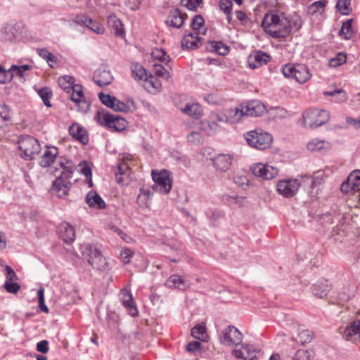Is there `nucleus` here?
<instances>
[{
    "label": "nucleus",
    "mask_w": 360,
    "mask_h": 360,
    "mask_svg": "<svg viewBox=\"0 0 360 360\" xmlns=\"http://www.w3.org/2000/svg\"><path fill=\"white\" fill-rule=\"evenodd\" d=\"M295 25L283 13L278 11L266 13L262 22L264 31L274 38L287 37Z\"/></svg>",
    "instance_id": "1"
},
{
    "label": "nucleus",
    "mask_w": 360,
    "mask_h": 360,
    "mask_svg": "<svg viewBox=\"0 0 360 360\" xmlns=\"http://www.w3.org/2000/svg\"><path fill=\"white\" fill-rule=\"evenodd\" d=\"M82 255L87 259L88 263L95 269L105 270L108 266L106 259L103 257L101 250L95 245L83 243L80 245Z\"/></svg>",
    "instance_id": "2"
},
{
    "label": "nucleus",
    "mask_w": 360,
    "mask_h": 360,
    "mask_svg": "<svg viewBox=\"0 0 360 360\" xmlns=\"http://www.w3.org/2000/svg\"><path fill=\"white\" fill-rule=\"evenodd\" d=\"M281 72L285 77L294 79L299 84L306 83L312 76L308 66L301 63L284 65Z\"/></svg>",
    "instance_id": "3"
},
{
    "label": "nucleus",
    "mask_w": 360,
    "mask_h": 360,
    "mask_svg": "<svg viewBox=\"0 0 360 360\" xmlns=\"http://www.w3.org/2000/svg\"><path fill=\"white\" fill-rule=\"evenodd\" d=\"M244 137L250 146L258 150L268 148L273 141L272 136L261 129L248 131Z\"/></svg>",
    "instance_id": "4"
},
{
    "label": "nucleus",
    "mask_w": 360,
    "mask_h": 360,
    "mask_svg": "<svg viewBox=\"0 0 360 360\" xmlns=\"http://www.w3.org/2000/svg\"><path fill=\"white\" fill-rule=\"evenodd\" d=\"M21 150V157L25 160H32L35 158L41 150V146L36 139L31 136H22L18 141Z\"/></svg>",
    "instance_id": "5"
},
{
    "label": "nucleus",
    "mask_w": 360,
    "mask_h": 360,
    "mask_svg": "<svg viewBox=\"0 0 360 360\" xmlns=\"http://www.w3.org/2000/svg\"><path fill=\"white\" fill-rule=\"evenodd\" d=\"M305 127L316 128L324 124L329 119V112L322 109H309L302 113Z\"/></svg>",
    "instance_id": "6"
},
{
    "label": "nucleus",
    "mask_w": 360,
    "mask_h": 360,
    "mask_svg": "<svg viewBox=\"0 0 360 360\" xmlns=\"http://www.w3.org/2000/svg\"><path fill=\"white\" fill-rule=\"evenodd\" d=\"M95 119L100 124L115 128L118 131L124 130L127 127V121L124 118L108 112L98 111Z\"/></svg>",
    "instance_id": "7"
},
{
    "label": "nucleus",
    "mask_w": 360,
    "mask_h": 360,
    "mask_svg": "<svg viewBox=\"0 0 360 360\" xmlns=\"http://www.w3.org/2000/svg\"><path fill=\"white\" fill-rule=\"evenodd\" d=\"M152 178L154 181L152 191L159 192L161 194H167L172 188V179L166 170L157 172L152 171Z\"/></svg>",
    "instance_id": "8"
},
{
    "label": "nucleus",
    "mask_w": 360,
    "mask_h": 360,
    "mask_svg": "<svg viewBox=\"0 0 360 360\" xmlns=\"http://www.w3.org/2000/svg\"><path fill=\"white\" fill-rule=\"evenodd\" d=\"M243 339L242 333L234 326L225 328L219 335V342L226 346L238 345Z\"/></svg>",
    "instance_id": "9"
},
{
    "label": "nucleus",
    "mask_w": 360,
    "mask_h": 360,
    "mask_svg": "<svg viewBox=\"0 0 360 360\" xmlns=\"http://www.w3.org/2000/svg\"><path fill=\"white\" fill-rule=\"evenodd\" d=\"M299 190L298 180L295 179H286L280 180L277 183V191L285 198L294 196Z\"/></svg>",
    "instance_id": "10"
},
{
    "label": "nucleus",
    "mask_w": 360,
    "mask_h": 360,
    "mask_svg": "<svg viewBox=\"0 0 360 360\" xmlns=\"http://www.w3.org/2000/svg\"><path fill=\"white\" fill-rule=\"evenodd\" d=\"M250 169L253 175L266 180L272 179L278 174L276 168L262 163L252 165Z\"/></svg>",
    "instance_id": "11"
},
{
    "label": "nucleus",
    "mask_w": 360,
    "mask_h": 360,
    "mask_svg": "<svg viewBox=\"0 0 360 360\" xmlns=\"http://www.w3.org/2000/svg\"><path fill=\"white\" fill-rule=\"evenodd\" d=\"M72 94L70 95V99L75 103L76 106L78 108V110L86 112L89 109L90 105L86 101L82 86L79 84H75L72 88Z\"/></svg>",
    "instance_id": "12"
},
{
    "label": "nucleus",
    "mask_w": 360,
    "mask_h": 360,
    "mask_svg": "<svg viewBox=\"0 0 360 360\" xmlns=\"http://www.w3.org/2000/svg\"><path fill=\"white\" fill-rule=\"evenodd\" d=\"M241 105L243 108L245 116L259 117L266 111L264 104L259 100H252L246 103H243Z\"/></svg>",
    "instance_id": "13"
},
{
    "label": "nucleus",
    "mask_w": 360,
    "mask_h": 360,
    "mask_svg": "<svg viewBox=\"0 0 360 360\" xmlns=\"http://www.w3.org/2000/svg\"><path fill=\"white\" fill-rule=\"evenodd\" d=\"M342 337L347 341L360 343V319L354 320L344 329Z\"/></svg>",
    "instance_id": "14"
},
{
    "label": "nucleus",
    "mask_w": 360,
    "mask_h": 360,
    "mask_svg": "<svg viewBox=\"0 0 360 360\" xmlns=\"http://www.w3.org/2000/svg\"><path fill=\"white\" fill-rule=\"evenodd\" d=\"M120 296L122 304L128 310L129 314L133 317L136 316L139 311L131 292L127 288H123L120 291Z\"/></svg>",
    "instance_id": "15"
},
{
    "label": "nucleus",
    "mask_w": 360,
    "mask_h": 360,
    "mask_svg": "<svg viewBox=\"0 0 360 360\" xmlns=\"http://www.w3.org/2000/svg\"><path fill=\"white\" fill-rule=\"evenodd\" d=\"M270 58V56L266 53L262 51H257L249 56L248 63L252 69H256L267 64Z\"/></svg>",
    "instance_id": "16"
},
{
    "label": "nucleus",
    "mask_w": 360,
    "mask_h": 360,
    "mask_svg": "<svg viewBox=\"0 0 360 360\" xmlns=\"http://www.w3.org/2000/svg\"><path fill=\"white\" fill-rule=\"evenodd\" d=\"M212 160L217 170L225 172L232 164L233 156L230 154H219Z\"/></svg>",
    "instance_id": "17"
},
{
    "label": "nucleus",
    "mask_w": 360,
    "mask_h": 360,
    "mask_svg": "<svg viewBox=\"0 0 360 360\" xmlns=\"http://www.w3.org/2000/svg\"><path fill=\"white\" fill-rule=\"evenodd\" d=\"M113 77L110 70L105 68L97 69L94 73V80L99 86H104L110 84Z\"/></svg>",
    "instance_id": "18"
},
{
    "label": "nucleus",
    "mask_w": 360,
    "mask_h": 360,
    "mask_svg": "<svg viewBox=\"0 0 360 360\" xmlns=\"http://www.w3.org/2000/svg\"><path fill=\"white\" fill-rule=\"evenodd\" d=\"M257 350L253 345H243L240 349H234L233 354L236 358H240L245 360H255L257 359Z\"/></svg>",
    "instance_id": "19"
},
{
    "label": "nucleus",
    "mask_w": 360,
    "mask_h": 360,
    "mask_svg": "<svg viewBox=\"0 0 360 360\" xmlns=\"http://www.w3.org/2000/svg\"><path fill=\"white\" fill-rule=\"evenodd\" d=\"M58 164L61 169L60 174L57 178H61L63 181L72 177L75 171V165L71 160H68L62 157L58 158Z\"/></svg>",
    "instance_id": "20"
},
{
    "label": "nucleus",
    "mask_w": 360,
    "mask_h": 360,
    "mask_svg": "<svg viewBox=\"0 0 360 360\" xmlns=\"http://www.w3.org/2000/svg\"><path fill=\"white\" fill-rule=\"evenodd\" d=\"M107 22L111 32H113L116 37L122 38L125 37L124 25L122 21L115 14H111L108 17Z\"/></svg>",
    "instance_id": "21"
},
{
    "label": "nucleus",
    "mask_w": 360,
    "mask_h": 360,
    "mask_svg": "<svg viewBox=\"0 0 360 360\" xmlns=\"http://www.w3.org/2000/svg\"><path fill=\"white\" fill-rule=\"evenodd\" d=\"M60 237L65 243H70L75 239V231L74 227L68 222H62L58 227Z\"/></svg>",
    "instance_id": "22"
},
{
    "label": "nucleus",
    "mask_w": 360,
    "mask_h": 360,
    "mask_svg": "<svg viewBox=\"0 0 360 360\" xmlns=\"http://www.w3.org/2000/svg\"><path fill=\"white\" fill-rule=\"evenodd\" d=\"M58 155V149L55 146H47L41 157L39 164L43 167H49Z\"/></svg>",
    "instance_id": "23"
},
{
    "label": "nucleus",
    "mask_w": 360,
    "mask_h": 360,
    "mask_svg": "<svg viewBox=\"0 0 360 360\" xmlns=\"http://www.w3.org/2000/svg\"><path fill=\"white\" fill-rule=\"evenodd\" d=\"M165 285L170 288H178L185 290L189 287L190 283L184 277L174 274L169 277L166 281Z\"/></svg>",
    "instance_id": "24"
},
{
    "label": "nucleus",
    "mask_w": 360,
    "mask_h": 360,
    "mask_svg": "<svg viewBox=\"0 0 360 360\" xmlns=\"http://www.w3.org/2000/svg\"><path fill=\"white\" fill-rule=\"evenodd\" d=\"M71 184L68 181H65L61 178H56L53 182L51 191L52 193H56L58 197L62 198L68 194Z\"/></svg>",
    "instance_id": "25"
},
{
    "label": "nucleus",
    "mask_w": 360,
    "mask_h": 360,
    "mask_svg": "<svg viewBox=\"0 0 360 360\" xmlns=\"http://www.w3.org/2000/svg\"><path fill=\"white\" fill-rule=\"evenodd\" d=\"M19 37L18 30L11 25H5L0 30V41L2 42H13Z\"/></svg>",
    "instance_id": "26"
},
{
    "label": "nucleus",
    "mask_w": 360,
    "mask_h": 360,
    "mask_svg": "<svg viewBox=\"0 0 360 360\" xmlns=\"http://www.w3.org/2000/svg\"><path fill=\"white\" fill-rule=\"evenodd\" d=\"M184 19L183 14L179 9L170 11L165 22L169 27L180 28L184 24Z\"/></svg>",
    "instance_id": "27"
},
{
    "label": "nucleus",
    "mask_w": 360,
    "mask_h": 360,
    "mask_svg": "<svg viewBox=\"0 0 360 360\" xmlns=\"http://www.w3.org/2000/svg\"><path fill=\"white\" fill-rule=\"evenodd\" d=\"M153 195V191L149 187H142L136 198V202L141 208H147L150 205V200Z\"/></svg>",
    "instance_id": "28"
},
{
    "label": "nucleus",
    "mask_w": 360,
    "mask_h": 360,
    "mask_svg": "<svg viewBox=\"0 0 360 360\" xmlns=\"http://www.w3.org/2000/svg\"><path fill=\"white\" fill-rule=\"evenodd\" d=\"M226 116L227 117L228 123H238L245 116L243 112V108L241 104L234 108H228L224 110Z\"/></svg>",
    "instance_id": "29"
},
{
    "label": "nucleus",
    "mask_w": 360,
    "mask_h": 360,
    "mask_svg": "<svg viewBox=\"0 0 360 360\" xmlns=\"http://www.w3.org/2000/svg\"><path fill=\"white\" fill-rule=\"evenodd\" d=\"M86 202L90 207L95 209H104L105 202L103 198L94 191H89L86 196Z\"/></svg>",
    "instance_id": "30"
},
{
    "label": "nucleus",
    "mask_w": 360,
    "mask_h": 360,
    "mask_svg": "<svg viewBox=\"0 0 360 360\" xmlns=\"http://www.w3.org/2000/svg\"><path fill=\"white\" fill-rule=\"evenodd\" d=\"M69 131L70 135L75 139L85 144L88 142V136L86 130L77 124H74L70 127Z\"/></svg>",
    "instance_id": "31"
},
{
    "label": "nucleus",
    "mask_w": 360,
    "mask_h": 360,
    "mask_svg": "<svg viewBox=\"0 0 360 360\" xmlns=\"http://www.w3.org/2000/svg\"><path fill=\"white\" fill-rule=\"evenodd\" d=\"M201 44L200 38L193 33L190 32L185 34L181 40V46L184 48L195 49L199 47Z\"/></svg>",
    "instance_id": "32"
},
{
    "label": "nucleus",
    "mask_w": 360,
    "mask_h": 360,
    "mask_svg": "<svg viewBox=\"0 0 360 360\" xmlns=\"http://www.w3.org/2000/svg\"><path fill=\"white\" fill-rule=\"evenodd\" d=\"M206 49L210 52H214L221 56L226 55L229 51V47L221 41H210L206 44Z\"/></svg>",
    "instance_id": "33"
},
{
    "label": "nucleus",
    "mask_w": 360,
    "mask_h": 360,
    "mask_svg": "<svg viewBox=\"0 0 360 360\" xmlns=\"http://www.w3.org/2000/svg\"><path fill=\"white\" fill-rule=\"evenodd\" d=\"M179 108L185 115L196 119L202 115L201 108L198 103H186L184 106H179Z\"/></svg>",
    "instance_id": "34"
},
{
    "label": "nucleus",
    "mask_w": 360,
    "mask_h": 360,
    "mask_svg": "<svg viewBox=\"0 0 360 360\" xmlns=\"http://www.w3.org/2000/svg\"><path fill=\"white\" fill-rule=\"evenodd\" d=\"M78 21L96 34H101L104 32L103 27L101 26L99 22L93 20L91 18L86 16H82L79 18Z\"/></svg>",
    "instance_id": "35"
},
{
    "label": "nucleus",
    "mask_w": 360,
    "mask_h": 360,
    "mask_svg": "<svg viewBox=\"0 0 360 360\" xmlns=\"http://www.w3.org/2000/svg\"><path fill=\"white\" fill-rule=\"evenodd\" d=\"M330 290V285L328 281L318 282L312 287V292L314 296L323 298Z\"/></svg>",
    "instance_id": "36"
},
{
    "label": "nucleus",
    "mask_w": 360,
    "mask_h": 360,
    "mask_svg": "<svg viewBox=\"0 0 360 360\" xmlns=\"http://www.w3.org/2000/svg\"><path fill=\"white\" fill-rule=\"evenodd\" d=\"M329 143L326 141L313 139L307 143V149L312 152L323 153L329 148Z\"/></svg>",
    "instance_id": "37"
},
{
    "label": "nucleus",
    "mask_w": 360,
    "mask_h": 360,
    "mask_svg": "<svg viewBox=\"0 0 360 360\" xmlns=\"http://www.w3.org/2000/svg\"><path fill=\"white\" fill-rule=\"evenodd\" d=\"M295 179L298 180L299 188L302 187L305 191L311 193L314 189L311 175H301Z\"/></svg>",
    "instance_id": "38"
},
{
    "label": "nucleus",
    "mask_w": 360,
    "mask_h": 360,
    "mask_svg": "<svg viewBox=\"0 0 360 360\" xmlns=\"http://www.w3.org/2000/svg\"><path fill=\"white\" fill-rule=\"evenodd\" d=\"M233 182L243 190H247L250 186V181L248 176L240 172L233 176Z\"/></svg>",
    "instance_id": "39"
},
{
    "label": "nucleus",
    "mask_w": 360,
    "mask_h": 360,
    "mask_svg": "<svg viewBox=\"0 0 360 360\" xmlns=\"http://www.w3.org/2000/svg\"><path fill=\"white\" fill-rule=\"evenodd\" d=\"M205 24L204 18L200 15H196L193 17L191 22L192 29L198 31V34H205L206 29L203 28Z\"/></svg>",
    "instance_id": "40"
},
{
    "label": "nucleus",
    "mask_w": 360,
    "mask_h": 360,
    "mask_svg": "<svg viewBox=\"0 0 360 360\" xmlns=\"http://www.w3.org/2000/svg\"><path fill=\"white\" fill-rule=\"evenodd\" d=\"M325 96H332L334 98V101L336 103L345 102L347 98V93L341 89H338L333 91H327L323 93Z\"/></svg>",
    "instance_id": "41"
},
{
    "label": "nucleus",
    "mask_w": 360,
    "mask_h": 360,
    "mask_svg": "<svg viewBox=\"0 0 360 360\" xmlns=\"http://www.w3.org/2000/svg\"><path fill=\"white\" fill-rule=\"evenodd\" d=\"M58 82L60 87L67 91H70L75 85L74 84V78L68 75L60 77Z\"/></svg>",
    "instance_id": "42"
},
{
    "label": "nucleus",
    "mask_w": 360,
    "mask_h": 360,
    "mask_svg": "<svg viewBox=\"0 0 360 360\" xmlns=\"http://www.w3.org/2000/svg\"><path fill=\"white\" fill-rule=\"evenodd\" d=\"M352 19L347 20L345 22L342 23L341 29L339 32L340 35L344 36V38L345 39H349L352 36Z\"/></svg>",
    "instance_id": "43"
},
{
    "label": "nucleus",
    "mask_w": 360,
    "mask_h": 360,
    "mask_svg": "<svg viewBox=\"0 0 360 360\" xmlns=\"http://www.w3.org/2000/svg\"><path fill=\"white\" fill-rule=\"evenodd\" d=\"M32 66L30 65H22L20 66L12 65L9 70L10 75H12V78L14 76L22 77L24 76V72L30 70Z\"/></svg>",
    "instance_id": "44"
},
{
    "label": "nucleus",
    "mask_w": 360,
    "mask_h": 360,
    "mask_svg": "<svg viewBox=\"0 0 360 360\" xmlns=\"http://www.w3.org/2000/svg\"><path fill=\"white\" fill-rule=\"evenodd\" d=\"M153 70L155 74L165 79L166 81H170L171 80V75L168 70L165 68L164 66H162L160 64H154L153 65Z\"/></svg>",
    "instance_id": "45"
},
{
    "label": "nucleus",
    "mask_w": 360,
    "mask_h": 360,
    "mask_svg": "<svg viewBox=\"0 0 360 360\" xmlns=\"http://www.w3.org/2000/svg\"><path fill=\"white\" fill-rule=\"evenodd\" d=\"M187 141L192 145H200L204 142V136L199 131H192L187 135Z\"/></svg>",
    "instance_id": "46"
},
{
    "label": "nucleus",
    "mask_w": 360,
    "mask_h": 360,
    "mask_svg": "<svg viewBox=\"0 0 360 360\" xmlns=\"http://www.w3.org/2000/svg\"><path fill=\"white\" fill-rule=\"evenodd\" d=\"M191 335L201 341H204L207 337L206 328L203 325H197L191 330Z\"/></svg>",
    "instance_id": "47"
},
{
    "label": "nucleus",
    "mask_w": 360,
    "mask_h": 360,
    "mask_svg": "<svg viewBox=\"0 0 360 360\" xmlns=\"http://www.w3.org/2000/svg\"><path fill=\"white\" fill-rule=\"evenodd\" d=\"M38 95L42 99L44 104L46 107H51V103L50 99L52 97V91L48 87H44L38 91Z\"/></svg>",
    "instance_id": "48"
},
{
    "label": "nucleus",
    "mask_w": 360,
    "mask_h": 360,
    "mask_svg": "<svg viewBox=\"0 0 360 360\" xmlns=\"http://www.w3.org/2000/svg\"><path fill=\"white\" fill-rule=\"evenodd\" d=\"M37 53L40 57L46 60L51 67H53V63H56V56L46 49H38Z\"/></svg>",
    "instance_id": "49"
},
{
    "label": "nucleus",
    "mask_w": 360,
    "mask_h": 360,
    "mask_svg": "<svg viewBox=\"0 0 360 360\" xmlns=\"http://www.w3.org/2000/svg\"><path fill=\"white\" fill-rule=\"evenodd\" d=\"M152 56L154 59H157L160 62L165 63L166 65H168V63L170 60L169 56H168L162 49H155L153 51Z\"/></svg>",
    "instance_id": "50"
},
{
    "label": "nucleus",
    "mask_w": 360,
    "mask_h": 360,
    "mask_svg": "<svg viewBox=\"0 0 360 360\" xmlns=\"http://www.w3.org/2000/svg\"><path fill=\"white\" fill-rule=\"evenodd\" d=\"M313 338V333L309 330H302L299 332L296 341L301 345L310 342Z\"/></svg>",
    "instance_id": "51"
},
{
    "label": "nucleus",
    "mask_w": 360,
    "mask_h": 360,
    "mask_svg": "<svg viewBox=\"0 0 360 360\" xmlns=\"http://www.w3.org/2000/svg\"><path fill=\"white\" fill-rule=\"evenodd\" d=\"M202 124L204 126V129L206 130L205 125L208 127L210 131L209 133H218L221 131V125L216 122L210 116L209 117V120L206 122H203Z\"/></svg>",
    "instance_id": "52"
},
{
    "label": "nucleus",
    "mask_w": 360,
    "mask_h": 360,
    "mask_svg": "<svg viewBox=\"0 0 360 360\" xmlns=\"http://www.w3.org/2000/svg\"><path fill=\"white\" fill-rule=\"evenodd\" d=\"M146 70L139 65H135L132 68V77L135 79H146Z\"/></svg>",
    "instance_id": "53"
},
{
    "label": "nucleus",
    "mask_w": 360,
    "mask_h": 360,
    "mask_svg": "<svg viewBox=\"0 0 360 360\" xmlns=\"http://www.w3.org/2000/svg\"><path fill=\"white\" fill-rule=\"evenodd\" d=\"M12 117V111L6 104L0 105V118L3 122H9Z\"/></svg>",
    "instance_id": "54"
},
{
    "label": "nucleus",
    "mask_w": 360,
    "mask_h": 360,
    "mask_svg": "<svg viewBox=\"0 0 360 360\" xmlns=\"http://www.w3.org/2000/svg\"><path fill=\"white\" fill-rule=\"evenodd\" d=\"M350 0H338L336 4L337 9L342 15H348L350 12Z\"/></svg>",
    "instance_id": "55"
},
{
    "label": "nucleus",
    "mask_w": 360,
    "mask_h": 360,
    "mask_svg": "<svg viewBox=\"0 0 360 360\" xmlns=\"http://www.w3.org/2000/svg\"><path fill=\"white\" fill-rule=\"evenodd\" d=\"M235 14L236 20L238 21L240 25L247 26L250 23V18L243 11H236Z\"/></svg>",
    "instance_id": "56"
},
{
    "label": "nucleus",
    "mask_w": 360,
    "mask_h": 360,
    "mask_svg": "<svg viewBox=\"0 0 360 360\" xmlns=\"http://www.w3.org/2000/svg\"><path fill=\"white\" fill-rule=\"evenodd\" d=\"M346 55L342 53H339L336 57L331 58L329 60V65L333 68H336L344 64L346 62Z\"/></svg>",
    "instance_id": "57"
},
{
    "label": "nucleus",
    "mask_w": 360,
    "mask_h": 360,
    "mask_svg": "<svg viewBox=\"0 0 360 360\" xmlns=\"http://www.w3.org/2000/svg\"><path fill=\"white\" fill-rule=\"evenodd\" d=\"M98 97L103 104L110 108L114 105V103H115L116 101L115 97L112 96L109 94H105L101 92L98 94Z\"/></svg>",
    "instance_id": "58"
},
{
    "label": "nucleus",
    "mask_w": 360,
    "mask_h": 360,
    "mask_svg": "<svg viewBox=\"0 0 360 360\" xmlns=\"http://www.w3.org/2000/svg\"><path fill=\"white\" fill-rule=\"evenodd\" d=\"M311 356V351L308 349H299L293 356L292 360H309Z\"/></svg>",
    "instance_id": "59"
},
{
    "label": "nucleus",
    "mask_w": 360,
    "mask_h": 360,
    "mask_svg": "<svg viewBox=\"0 0 360 360\" xmlns=\"http://www.w3.org/2000/svg\"><path fill=\"white\" fill-rule=\"evenodd\" d=\"M37 297L39 300V307L43 312L48 313L49 309L45 304L44 299V290L43 288H40L37 290Z\"/></svg>",
    "instance_id": "60"
},
{
    "label": "nucleus",
    "mask_w": 360,
    "mask_h": 360,
    "mask_svg": "<svg viewBox=\"0 0 360 360\" xmlns=\"http://www.w3.org/2000/svg\"><path fill=\"white\" fill-rule=\"evenodd\" d=\"M181 4L188 10H195L202 4V0H181Z\"/></svg>",
    "instance_id": "61"
},
{
    "label": "nucleus",
    "mask_w": 360,
    "mask_h": 360,
    "mask_svg": "<svg viewBox=\"0 0 360 360\" xmlns=\"http://www.w3.org/2000/svg\"><path fill=\"white\" fill-rule=\"evenodd\" d=\"M204 100L210 105L221 104V98L215 94H208L204 96Z\"/></svg>",
    "instance_id": "62"
},
{
    "label": "nucleus",
    "mask_w": 360,
    "mask_h": 360,
    "mask_svg": "<svg viewBox=\"0 0 360 360\" xmlns=\"http://www.w3.org/2000/svg\"><path fill=\"white\" fill-rule=\"evenodd\" d=\"M232 6L233 3L231 0H219V9L223 11L224 14H229V11H232Z\"/></svg>",
    "instance_id": "63"
},
{
    "label": "nucleus",
    "mask_w": 360,
    "mask_h": 360,
    "mask_svg": "<svg viewBox=\"0 0 360 360\" xmlns=\"http://www.w3.org/2000/svg\"><path fill=\"white\" fill-rule=\"evenodd\" d=\"M4 288L10 293H16L20 290V286L15 282L7 280L4 283Z\"/></svg>",
    "instance_id": "64"
}]
</instances>
